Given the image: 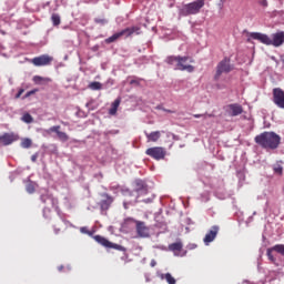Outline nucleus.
I'll list each match as a JSON object with an SVG mask.
<instances>
[{
    "label": "nucleus",
    "instance_id": "obj_1",
    "mask_svg": "<svg viewBox=\"0 0 284 284\" xmlns=\"http://www.w3.org/2000/svg\"><path fill=\"white\" fill-rule=\"evenodd\" d=\"M248 43L252 41V39H254V41H260V43H263L264 45H274V48H281V45L284 43L283 31L273 33L272 39L267 34L261 32H251L248 33Z\"/></svg>",
    "mask_w": 284,
    "mask_h": 284
},
{
    "label": "nucleus",
    "instance_id": "obj_2",
    "mask_svg": "<svg viewBox=\"0 0 284 284\" xmlns=\"http://www.w3.org/2000/svg\"><path fill=\"white\" fill-rule=\"evenodd\" d=\"M255 143L264 150H278V145H281V135L272 131H265L255 136Z\"/></svg>",
    "mask_w": 284,
    "mask_h": 284
},
{
    "label": "nucleus",
    "instance_id": "obj_3",
    "mask_svg": "<svg viewBox=\"0 0 284 284\" xmlns=\"http://www.w3.org/2000/svg\"><path fill=\"white\" fill-rule=\"evenodd\" d=\"M165 61L169 65H174L175 70H180L181 72L194 71V65L189 64L194 63V60H192L190 57L170 55Z\"/></svg>",
    "mask_w": 284,
    "mask_h": 284
},
{
    "label": "nucleus",
    "instance_id": "obj_4",
    "mask_svg": "<svg viewBox=\"0 0 284 284\" xmlns=\"http://www.w3.org/2000/svg\"><path fill=\"white\" fill-rule=\"evenodd\" d=\"M124 223H134L138 236H140V239H149L150 226L145 225V222L135 220L134 217H126Z\"/></svg>",
    "mask_w": 284,
    "mask_h": 284
},
{
    "label": "nucleus",
    "instance_id": "obj_5",
    "mask_svg": "<svg viewBox=\"0 0 284 284\" xmlns=\"http://www.w3.org/2000/svg\"><path fill=\"white\" fill-rule=\"evenodd\" d=\"M205 6V0H196L189 4H185L181 10L183 17H190V14H199L201 12V8Z\"/></svg>",
    "mask_w": 284,
    "mask_h": 284
},
{
    "label": "nucleus",
    "instance_id": "obj_6",
    "mask_svg": "<svg viewBox=\"0 0 284 284\" xmlns=\"http://www.w3.org/2000/svg\"><path fill=\"white\" fill-rule=\"evenodd\" d=\"M229 72H232V64H230V58H224L216 67L214 80L219 81L221 79V74H227Z\"/></svg>",
    "mask_w": 284,
    "mask_h": 284
},
{
    "label": "nucleus",
    "instance_id": "obj_7",
    "mask_svg": "<svg viewBox=\"0 0 284 284\" xmlns=\"http://www.w3.org/2000/svg\"><path fill=\"white\" fill-rule=\"evenodd\" d=\"M145 154L155 161H163L168 154V151H165L163 146H152L146 149Z\"/></svg>",
    "mask_w": 284,
    "mask_h": 284
},
{
    "label": "nucleus",
    "instance_id": "obj_8",
    "mask_svg": "<svg viewBox=\"0 0 284 284\" xmlns=\"http://www.w3.org/2000/svg\"><path fill=\"white\" fill-rule=\"evenodd\" d=\"M40 199L42 203L47 205L44 210H50V207H52V210H55V212H59V199L54 197L50 193L42 194Z\"/></svg>",
    "mask_w": 284,
    "mask_h": 284
},
{
    "label": "nucleus",
    "instance_id": "obj_9",
    "mask_svg": "<svg viewBox=\"0 0 284 284\" xmlns=\"http://www.w3.org/2000/svg\"><path fill=\"white\" fill-rule=\"evenodd\" d=\"M94 241L102 245L103 247H109L110 250H118L119 252H125V248L119 244L110 242L108 239L101 235H94Z\"/></svg>",
    "mask_w": 284,
    "mask_h": 284
},
{
    "label": "nucleus",
    "instance_id": "obj_10",
    "mask_svg": "<svg viewBox=\"0 0 284 284\" xmlns=\"http://www.w3.org/2000/svg\"><path fill=\"white\" fill-rule=\"evenodd\" d=\"M54 61V58L48 54H42L40 57H36L31 60V63L36 65V68H41L43 65H50Z\"/></svg>",
    "mask_w": 284,
    "mask_h": 284
},
{
    "label": "nucleus",
    "instance_id": "obj_11",
    "mask_svg": "<svg viewBox=\"0 0 284 284\" xmlns=\"http://www.w3.org/2000/svg\"><path fill=\"white\" fill-rule=\"evenodd\" d=\"M273 103L281 110H284V91L281 88L273 89Z\"/></svg>",
    "mask_w": 284,
    "mask_h": 284
},
{
    "label": "nucleus",
    "instance_id": "obj_12",
    "mask_svg": "<svg viewBox=\"0 0 284 284\" xmlns=\"http://www.w3.org/2000/svg\"><path fill=\"white\" fill-rule=\"evenodd\" d=\"M14 141H19V136L14 133H3L0 135V148L12 145Z\"/></svg>",
    "mask_w": 284,
    "mask_h": 284
},
{
    "label": "nucleus",
    "instance_id": "obj_13",
    "mask_svg": "<svg viewBox=\"0 0 284 284\" xmlns=\"http://www.w3.org/2000/svg\"><path fill=\"white\" fill-rule=\"evenodd\" d=\"M54 132L58 136V139L60 141H62L63 143H65V141H69L70 140V136L68 135V133L61 131V125H54V126H51L49 130H47V133L50 134Z\"/></svg>",
    "mask_w": 284,
    "mask_h": 284
},
{
    "label": "nucleus",
    "instance_id": "obj_14",
    "mask_svg": "<svg viewBox=\"0 0 284 284\" xmlns=\"http://www.w3.org/2000/svg\"><path fill=\"white\" fill-rule=\"evenodd\" d=\"M226 114L229 116H239L243 114V106L239 103L229 104L226 106Z\"/></svg>",
    "mask_w": 284,
    "mask_h": 284
},
{
    "label": "nucleus",
    "instance_id": "obj_15",
    "mask_svg": "<svg viewBox=\"0 0 284 284\" xmlns=\"http://www.w3.org/2000/svg\"><path fill=\"white\" fill-rule=\"evenodd\" d=\"M102 199L103 200L100 202L101 210H103V211L110 210L112 203H114V197H112V195H110L108 193H103Z\"/></svg>",
    "mask_w": 284,
    "mask_h": 284
},
{
    "label": "nucleus",
    "instance_id": "obj_16",
    "mask_svg": "<svg viewBox=\"0 0 284 284\" xmlns=\"http://www.w3.org/2000/svg\"><path fill=\"white\" fill-rule=\"evenodd\" d=\"M217 234H219V226L217 225L212 226L204 237L205 245H210V243H212V241L216 239Z\"/></svg>",
    "mask_w": 284,
    "mask_h": 284
},
{
    "label": "nucleus",
    "instance_id": "obj_17",
    "mask_svg": "<svg viewBox=\"0 0 284 284\" xmlns=\"http://www.w3.org/2000/svg\"><path fill=\"white\" fill-rule=\"evenodd\" d=\"M121 37H132V34H141V28L140 27H131L125 28L124 30L120 31Z\"/></svg>",
    "mask_w": 284,
    "mask_h": 284
},
{
    "label": "nucleus",
    "instance_id": "obj_18",
    "mask_svg": "<svg viewBox=\"0 0 284 284\" xmlns=\"http://www.w3.org/2000/svg\"><path fill=\"white\" fill-rule=\"evenodd\" d=\"M148 143H156L161 139V131H153L151 133L144 132Z\"/></svg>",
    "mask_w": 284,
    "mask_h": 284
},
{
    "label": "nucleus",
    "instance_id": "obj_19",
    "mask_svg": "<svg viewBox=\"0 0 284 284\" xmlns=\"http://www.w3.org/2000/svg\"><path fill=\"white\" fill-rule=\"evenodd\" d=\"M119 105H121V99L118 98L114 100V102L111 104V109L109 110V114L114 116L116 114V111L119 110Z\"/></svg>",
    "mask_w": 284,
    "mask_h": 284
},
{
    "label": "nucleus",
    "instance_id": "obj_20",
    "mask_svg": "<svg viewBox=\"0 0 284 284\" xmlns=\"http://www.w3.org/2000/svg\"><path fill=\"white\" fill-rule=\"evenodd\" d=\"M160 278L162 281H166V283L169 284H176V280L174 278V276H172V274L166 273V274H161Z\"/></svg>",
    "mask_w": 284,
    "mask_h": 284
},
{
    "label": "nucleus",
    "instance_id": "obj_21",
    "mask_svg": "<svg viewBox=\"0 0 284 284\" xmlns=\"http://www.w3.org/2000/svg\"><path fill=\"white\" fill-rule=\"evenodd\" d=\"M170 252H181L183 250V243L175 242L169 245Z\"/></svg>",
    "mask_w": 284,
    "mask_h": 284
},
{
    "label": "nucleus",
    "instance_id": "obj_22",
    "mask_svg": "<svg viewBox=\"0 0 284 284\" xmlns=\"http://www.w3.org/2000/svg\"><path fill=\"white\" fill-rule=\"evenodd\" d=\"M48 81H50V79H48V78H43V77H40V75H34L33 77V83H36V85H41L43 83H48Z\"/></svg>",
    "mask_w": 284,
    "mask_h": 284
},
{
    "label": "nucleus",
    "instance_id": "obj_23",
    "mask_svg": "<svg viewBox=\"0 0 284 284\" xmlns=\"http://www.w3.org/2000/svg\"><path fill=\"white\" fill-rule=\"evenodd\" d=\"M121 31L114 33L113 36L109 37L105 39V43H114V41H119V39H121Z\"/></svg>",
    "mask_w": 284,
    "mask_h": 284
},
{
    "label": "nucleus",
    "instance_id": "obj_24",
    "mask_svg": "<svg viewBox=\"0 0 284 284\" xmlns=\"http://www.w3.org/2000/svg\"><path fill=\"white\" fill-rule=\"evenodd\" d=\"M145 187H148V185L145 184V182H143V180L135 181L134 192H140L141 190H143Z\"/></svg>",
    "mask_w": 284,
    "mask_h": 284
},
{
    "label": "nucleus",
    "instance_id": "obj_25",
    "mask_svg": "<svg viewBox=\"0 0 284 284\" xmlns=\"http://www.w3.org/2000/svg\"><path fill=\"white\" fill-rule=\"evenodd\" d=\"M274 251V246L270 247L266 250V256L268 258V261H271V263H276V257H274V254H272Z\"/></svg>",
    "mask_w": 284,
    "mask_h": 284
},
{
    "label": "nucleus",
    "instance_id": "obj_26",
    "mask_svg": "<svg viewBox=\"0 0 284 284\" xmlns=\"http://www.w3.org/2000/svg\"><path fill=\"white\" fill-rule=\"evenodd\" d=\"M135 193H136L135 203H139V199H141V196L148 195V186L140 191H135Z\"/></svg>",
    "mask_w": 284,
    "mask_h": 284
},
{
    "label": "nucleus",
    "instance_id": "obj_27",
    "mask_svg": "<svg viewBox=\"0 0 284 284\" xmlns=\"http://www.w3.org/2000/svg\"><path fill=\"white\" fill-rule=\"evenodd\" d=\"M37 187L34 186V182H29L26 185V191L28 192V194H34Z\"/></svg>",
    "mask_w": 284,
    "mask_h": 284
},
{
    "label": "nucleus",
    "instance_id": "obj_28",
    "mask_svg": "<svg viewBox=\"0 0 284 284\" xmlns=\"http://www.w3.org/2000/svg\"><path fill=\"white\" fill-rule=\"evenodd\" d=\"M89 88H90V90H102L103 84H101V82L94 81L89 84Z\"/></svg>",
    "mask_w": 284,
    "mask_h": 284
},
{
    "label": "nucleus",
    "instance_id": "obj_29",
    "mask_svg": "<svg viewBox=\"0 0 284 284\" xmlns=\"http://www.w3.org/2000/svg\"><path fill=\"white\" fill-rule=\"evenodd\" d=\"M51 20H52L53 26H61V17L59 14L53 13L51 16Z\"/></svg>",
    "mask_w": 284,
    "mask_h": 284
},
{
    "label": "nucleus",
    "instance_id": "obj_30",
    "mask_svg": "<svg viewBox=\"0 0 284 284\" xmlns=\"http://www.w3.org/2000/svg\"><path fill=\"white\" fill-rule=\"evenodd\" d=\"M21 148H24L26 150H28L29 148H32V140L28 138L23 139L21 142Z\"/></svg>",
    "mask_w": 284,
    "mask_h": 284
},
{
    "label": "nucleus",
    "instance_id": "obj_31",
    "mask_svg": "<svg viewBox=\"0 0 284 284\" xmlns=\"http://www.w3.org/2000/svg\"><path fill=\"white\" fill-rule=\"evenodd\" d=\"M23 123H32L34 121V118L30 113H24L22 119Z\"/></svg>",
    "mask_w": 284,
    "mask_h": 284
},
{
    "label": "nucleus",
    "instance_id": "obj_32",
    "mask_svg": "<svg viewBox=\"0 0 284 284\" xmlns=\"http://www.w3.org/2000/svg\"><path fill=\"white\" fill-rule=\"evenodd\" d=\"M273 250L277 253L284 256V244H277L273 246Z\"/></svg>",
    "mask_w": 284,
    "mask_h": 284
},
{
    "label": "nucleus",
    "instance_id": "obj_33",
    "mask_svg": "<svg viewBox=\"0 0 284 284\" xmlns=\"http://www.w3.org/2000/svg\"><path fill=\"white\" fill-rule=\"evenodd\" d=\"M274 174H278L281 176L283 174V166L281 164H275L273 166Z\"/></svg>",
    "mask_w": 284,
    "mask_h": 284
},
{
    "label": "nucleus",
    "instance_id": "obj_34",
    "mask_svg": "<svg viewBox=\"0 0 284 284\" xmlns=\"http://www.w3.org/2000/svg\"><path fill=\"white\" fill-rule=\"evenodd\" d=\"M94 23H98L100 26H105V23H108V20L103 18H95Z\"/></svg>",
    "mask_w": 284,
    "mask_h": 284
},
{
    "label": "nucleus",
    "instance_id": "obj_35",
    "mask_svg": "<svg viewBox=\"0 0 284 284\" xmlns=\"http://www.w3.org/2000/svg\"><path fill=\"white\" fill-rule=\"evenodd\" d=\"M193 116L194 119H201V116H203V119H207V116L212 118L214 114H194Z\"/></svg>",
    "mask_w": 284,
    "mask_h": 284
},
{
    "label": "nucleus",
    "instance_id": "obj_36",
    "mask_svg": "<svg viewBox=\"0 0 284 284\" xmlns=\"http://www.w3.org/2000/svg\"><path fill=\"white\" fill-rule=\"evenodd\" d=\"M80 232H82V234H88L89 236H92V232L88 230V227L83 226L80 229Z\"/></svg>",
    "mask_w": 284,
    "mask_h": 284
},
{
    "label": "nucleus",
    "instance_id": "obj_37",
    "mask_svg": "<svg viewBox=\"0 0 284 284\" xmlns=\"http://www.w3.org/2000/svg\"><path fill=\"white\" fill-rule=\"evenodd\" d=\"M258 4L263 6V8H267V0H260Z\"/></svg>",
    "mask_w": 284,
    "mask_h": 284
},
{
    "label": "nucleus",
    "instance_id": "obj_38",
    "mask_svg": "<svg viewBox=\"0 0 284 284\" xmlns=\"http://www.w3.org/2000/svg\"><path fill=\"white\" fill-rule=\"evenodd\" d=\"M24 90L23 89H20L18 91V93L16 94V99H20L21 98V94H23Z\"/></svg>",
    "mask_w": 284,
    "mask_h": 284
},
{
    "label": "nucleus",
    "instance_id": "obj_39",
    "mask_svg": "<svg viewBox=\"0 0 284 284\" xmlns=\"http://www.w3.org/2000/svg\"><path fill=\"white\" fill-rule=\"evenodd\" d=\"M151 267H156V261L155 260H152L151 263H150Z\"/></svg>",
    "mask_w": 284,
    "mask_h": 284
},
{
    "label": "nucleus",
    "instance_id": "obj_40",
    "mask_svg": "<svg viewBox=\"0 0 284 284\" xmlns=\"http://www.w3.org/2000/svg\"><path fill=\"white\" fill-rule=\"evenodd\" d=\"M36 91H29L27 94H26V99H28V97H31V94H34Z\"/></svg>",
    "mask_w": 284,
    "mask_h": 284
},
{
    "label": "nucleus",
    "instance_id": "obj_41",
    "mask_svg": "<svg viewBox=\"0 0 284 284\" xmlns=\"http://www.w3.org/2000/svg\"><path fill=\"white\" fill-rule=\"evenodd\" d=\"M143 203H152V199L142 200Z\"/></svg>",
    "mask_w": 284,
    "mask_h": 284
},
{
    "label": "nucleus",
    "instance_id": "obj_42",
    "mask_svg": "<svg viewBox=\"0 0 284 284\" xmlns=\"http://www.w3.org/2000/svg\"><path fill=\"white\" fill-rule=\"evenodd\" d=\"M164 112H168L169 114H174V111L172 110H166V109H163Z\"/></svg>",
    "mask_w": 284,
    "mask_h": 284
},
{
    "label": "nucleus",
    "instance_id": "obj_43",
    "mask_svg": "<svg viewBox=\"0 0 284 284\" xmlns=\"http://www.w3.org/2000/svg\"><path fill=\"white\" fill-rule=\"evenodd\" d=\"M128 205H130V203H128V202H123V207H124V210H128Z\"/></svg>",
    "mask_w": 284,
    "mask_h": 284
},
{
    "label": "nucleus",
    "instance_id": "obj_44",
    "mask_svg": "<svg viewBox=\"0 0 284 284\" xmlns=\"http://www.w3.org/2000/svg\"><path fill=\"white\" fill-rule=\"evenodd\" d=\"M59 272H63V265L58 266Z\"/></svg>",
    "mask_w": 284,
    "mask_h": 284
},
{
    "label": "nucleus",
    "instance_id": "obj_45",
    "mask_svg": "<svg viewBox=\"0 0 284 284\" xmlns=\"http://www.w3.org/2000/svg\"><path fill=\"white\" fill-rule=\"evenodd\" d=\"M31 161H37V156L36 155H33V156H31Z\"/></svg>",
    "mask_w": 284,
    "mask_h": 284
},
{
    "label": "nucleus",
    "instance_id": "obj_46",
    "mask_svg": "<svg viewBox=\"0 0 284 284\" xmlns=\"http://www.w3.org/2000/svg\"><path fill=\"white\" fill-rule=\"evenodd\" d=\"M134 83H136V81H135V80H132V81H131V84H134Z\"/></svg>",
    "mask_w": 284,
    "mask_h": 284
}]
</instances>
